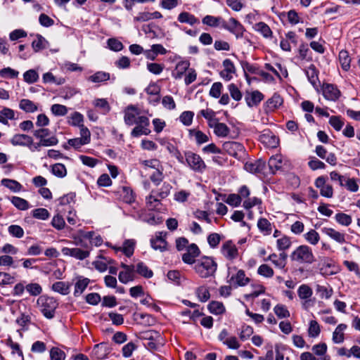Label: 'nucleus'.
<instances>
[{
    "label": "nucleus",
    "mask_w": 360,
    "mask_h": 360,
    "mask_svg": "<svg viewBox=\"0 0 360 360\" xmlns=\"http://www.w3.org/2000/svg\"><path fill=\"white\" fill-rule=\"evenodd\" d=\"M110 352V350L108 345L104 342H101L94 347L91 355L96 359H104L108 356Z\"/></svg>",
    "instance_id": "ddd939ff"
},
{
    "label": "nucleus",
    "mask_w": 360,
    "mask_h": 360,
    "mask_svg": "<svg viewBox=\"0 0 360 360\" xmlns=\"http://www.w3.org/2000/svg\"><path fill=\"white\" fill-rule=\"evenodd\" d=\"M166 233L158 232L155 238L150 239L151 247L155 250L164 252L167 250V243L165 238Z\"/></svg>",
    "instance_id": "f8f14e48"
},
{
    "label": "nucleus",
    "mask_w": 360,
    "mask_h": 360,
    "mask_svg": "<svg viewBox=\"0 0 360 360\" xmlns=\"http://www.w3.org/2000/svg\"><path fill=\"white\" fill-rule=\"evenodd\" d=\"M11 142L13 146H30L33 140L31 136L26 134H15L12 137Z\"/></svg>",
    "instance_id": "6ab92c4d"
},
{
    "label": "nucleus",
    "mask_w": 360,
    "mask_h": 360,
    "mask_svg": "<svg viewBox=\"0 0 360 360\" xmlns=\"http://www.w3.org/2000/svg\"><path fill=\"white\" fill-rule=\"evenodd\" d=\"M190 63L188 60H182L179 62L174 70L172 72V75L176 79H180L183 76L184 73H186V71H188L190 68Z\"/></svg>",
    "instance_id": "4be33fe9"
},
{
    "label": "nucleus",
    "mask_w": 360,
    "mask_h": 360,
    "mask_svg": "<svg viewBox=\"0 0 360 360\" xmlns=\"http://www.w3.org/2000/svg\"><path fill=\"white\" fill-rule=\"evenodd\" d=\"M316 292L319 294V297L321 299H329L331 297L333 290L332 288H328L323 285H316Z\"/></svg>",
    "instance_id": "ea45409f"
},
{
    "label": "nucleus",
    "mask_w": 360,
    "mask_h": 360,
    "mask_svg": "<svg viewBox=\"0 0 360 360\" xmlns=\"http://www.w3.org/2000/svg\"><path fill=\"white\" fill-rule=\"evenodd\" d=\"M309 81L316 90H319L320 82L318 78V71L314 65H311L306 70Z\"/></svg>",
    "instance_id": "a211bd4d"
},
{
    "label": "nucleus",
    "mask_w": 360,
    "mask_h": 360,
    "mask_svg": "<svg viewBox=\"0 0 360 360\" xmlns=\"http://www.w3.org/2000/svg\"><path fill=\"white\" fill-rule=\"evenodd\" d=\"M277 248L279 250H288L291 245V240L289 237L283 236L277 240Z\"/></svg>",
    "instance_id": "338daca9"
},
{
    "label": "nucleus",
    "mask_w": 360,
    "mask_h": 360,
    "mask_svg": "<svg viewBox=\"0 0 360 360\" xmlns=\"http://www.w3.org/2000/svg\"><path fill=\"white\" fill-rule=\"evenodd\" d=\"M58 139L53 136L48 139L44 138L43 139H41L39 143H37V145L34 146V148L37 149L38 147L40 146H55L58 143Z\"/></svg>",
    "instance_id": "4d7b16f0"
},
{
    "label": "nucleus",
    "mask_w": 360,
    "mask_h": 360,
    "mask_svg": "<svg viewBox=\"0 0 360 360\" xmlns=\"http://www.w3.org/2000/svg\"><path fill=\"white\" fill-rule=\"evenodd\" d=\"M217 269V264L210 257H203L198 260L194 269L202 278H206L214 274Z\"/></svg>",
    "instance_id": "f257e3e1"
},
{
    "label": "nucleus",
    "mask_w": 360,
    "mask_h": 360,
    "mask_svg": "<svg viewBox=\"0 0 360 360\" xmlns=\"http://www.w3.org/2000/svg\"><path fill=\"white\" fill-rule=\"evenodd\" d=\"M23 77L26 82L32 84L38 79L39 75L34 70H29L24 73Z\"/></svg>",
    "instance_id": "774afa93"
},
{
    "label": "nucleus",
    "mask_w": 360,
    "mask_h": 360,
    "mask_svg": "<svg viewBox=\"0 0 360 360\" xmlns=\"http://www.w3.org/2000/svg\"><path fill=\"white\" fill-rule=\"evenodd\" d=\"M291 260L298 264H311L315 262V256L309 246L302 245L298 246L290 255Z\"/></svg>",
    "instance_id": "f03ea898"
},
{
    "label": "nucleus",
    "mask_w": 360,
    "mask_h": 360,
    "mask_svg": "<svg viewBox=\"0 0 360 360\" xmlns=\"http://www.w3.org/2000/svg\"><path fill=\"white\" fill-rule=\"evenodd\" d=\"M20 108L28 112H32L37 110V106L33 102L27 99H22L20 103Z\"/></svg>",
    "instance_id": "052dcab7"
},
{
    "label": "nucleus",
    "mask_w": 360,
    "mask_h": 360,
    "mask_svg": "<svg viewBox=\"0 0 360 360\" xmlns=\"http://www.w3.org/2000/svg\"><path fill=\"white\" fill-rule=\"evenodd\" d=\"M109 79L110 74L105 72H97L89 77V81L95 83L105 82Z\"/></svg>",
    "instance_id": "37998d69"
},
{
    "label": "nucleus",
    "mask_w": 360,
    "mask_h": 360,
    "mask_svg": "<svg viewBox=\"0 0 360 360\" xmlns=\"http://www.w3.org/2000/svg\"><path fill=\"white\" fill-rule=\"evenodd\" d=\"M186 252L182 255V260L188 264L195 263V258L200 254V250L195 243L189 245L186 248Z\"/></svg>",
    "instance_id": "423d86ee"
},
{
    "label": "nucleus",
    "mask_w": 360,
    "mask_h": 360,
    "mask_svg": "<svg viewBox=\"0 0 360 360\" xmlns=\"http://www.w3.org/2000/svg\"><path fill=\"white\" fill-rule=\"evenodd\" d=\"M52 290L66 295L70 292V285L63 281H57L52 285Z\"/></svg>",
    "instance_id": "2f4dec72"
},
{
    "label": "nucleus",
    "mask_w": 360,
    "mask_h": 360,
    "mask_svg": "<svg viewBox=\"0 0 360 360\" xmlns=\"http://www.w3.org/2000/svg\"><path fill=\"white\" fill-rule=\"evenodd\" d=\"M90 280L87 278H79L75 285L74 295L77 297L83 293L87 288Z\"/></svg>",
    "instance_id": "a878e982"
},
{
    "label": "nucleus",
    "mask_w": 360,
    "mask_h": 360,
    "mask_svg": "<svg viewBox=\"0 0 360 360\" xmlns=\"http://www.w3.org/2000/svg\"><path fill=\"white\" fill-rule=\"evenodd\" d=\"M265 162L262 160H257L255 162H248L245 165V169L246 171L251 173H261L265 168Z\"/></svg>",
    "instance_id": "f3484780"
},
{
    "label": "nucleus",
    "mask_w": 360,
    "mask_h": 360,
    "mask_svg": "<svg viewBox=\"0 0 360 360\" xmlns=\"http://www.w3.org/2000/svg\"><path fill=\"white\" fill-rule=\"evenodd\" d=\"M51 110L56 116H64L68 113V108L66 106L60 104H53Z\"/></svg>",
    "instance_id": "680f3d73"
},
{
    "label": "nucleus",
    "mask_w": 360,
    "mask_h": 360,
    "mask_svg": "<svg viewBox=\"0 0 360 360\" xmlns=\"http://www.w3.org/2000/svg\"><path fill=\"white\" fill-rule=\"evenodd\" d=\"M315 186L320 189V194L326 198H330L333 195V189L332 186L326 184V178L319 176L315 181Z\"/></svg>",
    "instance_id": "9d476101"
},
{
    "label": "nucleus",
    "mask_w": 360,
    "mask_h": 360,
    "mask_svg": "<svg viewBox=\"0 0 360 360\" xmlns=\"http://www.w3.org/2000/svg\"><path fill=\"white\" fill-rule=\"evenodd\" d=\"M178 20L182 23H188L193 25L198 22V19L192 14L188 12H182L178 16Z\"/></svg>",
    "instance_id": "e433bc0d"
},
{
    "label": "nucleus",
    "mask_w": 360,
    "mask_h": 360,
    "mask_svg": "<svg viewBox=\"0 0 360 360\" xmlns=\"http://www.w3.org/2000/svg\"><path fill=\"white\" fill-rule=\"evenodd\" d=\"M26 290L32 296H37L42 292V288L39 283H32L25 286Z\"/></svg>",
    "instance_id": "3c124183"
},
{
    "label": "nucleus",
    "mask_w": 360,
    "mask_h": 360,
    "mask_svg": "<svg viewBox=\"0 0 360 360\" xmlns=\"http://www.w3.org/2000/svg\"><path fill=\"white\" fill-rule=\"evenodd\" d=\"M48 41L39 34L37 35V39L32 43V46L35 52H38L46 48Z\"/></svg>",
    "instance_id": "72a5a7b5"
},
{
    "label": "nucleus",
    "mask_w": 360,
    "mask_h": 360,
    "mask_svg": "<svg viewBox=\"0 0 360 360\" xmlns=\"http://www.w3.org/2000/svg\"><path fill=\"white\" fill-rule=\"evenodd\" d=\"M202 23L210 27H222L224 19L221 17H214L212 15H206L202 18Z\"/></svg>",
    "instance_id": "bb28decb"
},
{
    "label": "nucleus",
    "mask_w": 360,
    "mask_h": 360,
    "mask_svg": "<svg viewBox=\"0 0 360 360\" xmlns=\"http://www.w3.org/2000/svg\"><path fill=\"white\" fill-rule=\"evenodd\" d=\"M339 60L342 68L344 70L347 71L350 68L351 62L348 52L347 51L342 50L339 53Z\"/></svg>",
    "instance_id": "4c0bfd02"
},
{
    "label": "nucleus",
    "mask_w": 360,
    "mask_h": 360,
    "mask_svg": "<svg viewBox=\"0 0 360 360\" xmlns=\"http://www.w3.org/2000/svg\"><path fill=\"white\" fill-rule=\"evenodd\" d=\"M221 252V254L229 260L236 259L238 255V248L231 240H228L223 243Z\"/></svg>",
    "instance_id": "9b49d317"
},
{
    "label": "nucleus",
    "mask_w": 360,
    "mask_h": 360,
    "mask_svg": "<svg viewBox=\"0 0 360 360\" xmlns=\"http://www.w3.org/2000/svg\"><path fill=\"white\" fill-rule=\"evenodd\" d=\"M224 70L221 71V77L229 81L233 78V75L236 73V68L233 63L230 59H225L223 61Z\"/></svg>",
    "instance_id": "4468645a"
},
{
    "label": "nucleus",
    "mask_w": 360,
    "mask_h": 360,
    "mask_svg": "<svg viewBox=\"0 0 360 360\" xmlns=\"http://www.w3.org/2000/svg\"><path fill=\"white\" fill-rule=\"evenodd\" d=\"M185 157L187 164L193 171L199 173L204 172L206 165L199 155L188 151L185 153Z\"/></svg>",
    "instance_id": "20e7f679"
},
{
    "label": "nucleus",
    "mask_w": 360,
    "mask_h": 360,
    "mask_svg": "<svg viewBox=\"0 0 360 360\" xmlns=\"http://www.w3.org/2000/svg\"><path fill=\"white\" fill-rule=\"evenodd\" d=\"M321 332L319 324L316 321L312 320L309 322V327L308 328V334L311 338L317 337Z\"/></svg>",
    "instance_id": "8fccbe9b"
},
{
    "label": "nucleus",
    "mask_w": 360,
    "mask_h": 360,
    "mask_svg": "<svg viewBox=\"0 0 360 360\" xmlns=\"http://www.w3.org/2000/svg\"><path fill=\"white\" fill-rule=\"evenodd\" d=\"M322 232L338 243L342 244L345 243V233L339 232L333 228L324 227L322 229Z\"/></svg>",
    "instance_id": "2eb2a0df"
},
{
    "label": "nucleus",
    "mask_w": 360,
    "mask_h": 360,
    "mask_svg": "<svg viewBox=\"0 0 360 360\" xmlns=\"http://www.w3.org/2000/svg\"><path fill=\"white\" fill-rule=\"evenodd\" d=\"M15 112L13 110L4 108L0 110V122L7 124L8 120H13Z\"/></svg>",
    "instance_id": "c9c22d12"
},
{
    "label": "nucleus",
    "mask_w": 360,
    "mask_h": 360,
    "mask_svg": "<svg viewBox=\"0 0 360 360\" xmlns=\"http://www.w3.org/2000/svg\"><path fill=\"white\" fill-rule=\"evenodd\" d=\"M124 113L125 124L131 126L136 124L138 119L137 116L140 114V112L136 105H129L125 108Z\"/></svg>",
    "instance_id": "1a4fd4ad"
},
{
    "label": "nucleus",
    "mask_w": 360,
    "mask_h": 360,
    "mask_svg": "<svg viewBox=\"0 0 360 360\" xmlns=\"http://www.w3.org/2000/svg\"><path fill=\"white\" fill-rule=\"evenodd\" d=\"M259 140L269 148H276L279 143L278 138L269 131L261 135Z\"/></svg>",
    "instance_id": "aec40b11"
},
{
    "label": "nucleus",
    "mask_w": 360,
    "mask_h": 360,
    "mask_svg": "<svg viewBox=\"0 0 360 360\" xmlns=\"http://www.w3.org/2000/svg\"><path fill=\"white\" fill-rule=\"evenodd\" d=\"M276 66L279 69L280 72L276 68L272 66L271 64L266 63L264 65V68L267 70L270 71L271 72L270 74H272L273 76L275 75L276 77H277L279 79H281V76H284V77L287 76L288 73H287V70L285 69H283L281 65L278 63L276 64Z\"/></svg>",
    "instance_id": "c85d7f7f"
},
{
    "label": "nucleus",
    "mask_w": 360,
    "mask_h": 360,
    "mask_svg": "<svg viewBox=\"0 0 360 360\" xmlns=\"http://www.w3.org/2000/svg\"><path fill=\"white\" fill-rule=\"evenodd\" d=\"M12 204L20 210H27L29 208L28 202L20 197L13 196L11 198Z\"/></svg>",
    "instance_id": "58836bf2"
},
{
    "label": "nucleus",
    "mask_w": 360,
    "mask_h": 360,
    "mask_svg": "<svg viewBox=\"0 0 360 360\" xmlns=\"http://www.w3.org/2000/svg\"><path fill=\"white\" fill-rule=\"evenodd\" d=\"M257 227L261 231L265 232L266 235L271 233V224L265 218H261L259 219L257 222Z\"/></svg>",
    "instance_id": "de8ad7c7"
},
{
    "label": "nucleus",
    "mask_w": 360,
    "mask_h": 360,
    "mask_svg": "<svg viewBox=\"0 0 360 360\" xmlns=\"http://www.w3.org/2000/svg\"><path fill=\"white\" fill-rule=\"evenodd\" d=\"M264 98L260 91H245V100L248 106L257 105Z\"/></svg>",
    "instance_id": "dca6fc26"
},
{
    "label": "nucleus",
    "mask_w": 360,
    "mask_h": 360,
    "mask_svg": "<svg viewBox=\"0 0 360 360\" xmlns=\"http://www.w3.org/2000/svg\"><path fill=\"white\" fill-rule=\"evenodd\" d=\"M208 309L212 314H221L225 310L223 304L217 301L211 302L208 305Z\"/></svg>",
    "instance_id": "49530a36"
},
{
    "label": "nucleus",
    "mask_w": 360,
    "mask_h": 360,
    "mask_svg": "<svg viewBox=\"0 0 360 360\" xmlns=\"http://www.w3.org/2000/svg\"><path fill=\"white\" fill-rule=\"evenodd\" d=\"M143 338L148 340L147 347L150 349H156L158 344L154 340L155 338H160L159 333L156 331H148L144 333Z\"/></svg>",
    "instance_id": "cd10ccee"
},
{
    "label": "nucleus",
    "mask_w": 360,
    "mask_h": 360,
    "mask_svg": "<svg viewBox=\"0 0 360 360\" xmlns=\"http://www.w3.org/2000/svg\"><path fill=\"white\" fill-rule=\"evenodd\" d=\"M8 233L13 237L21 238L24 236L22 228L18 225H11L8 228Z\"/></svg>",
    "instance_id": "bf43d9fd"
},
{
    "label": "nucleus",
    "mask_w": 360,
    "mask_h": 360,
    "mask_svg": "<svg viewBox=\"0 0 360 360\" xmlns=\"http://www.w3.org/2000/svg\"><path fill=\"white\" fill-rule=\"evenodd\" d=\"M136 271L141 276L149 278L153 275V271L143 262H139L136 265Z\"/></svg>",
    "instance_id": "c03bdc74"
},
{
    "label": "nucleus",
    "mask_w": 360,
    "mask_h": 360,
    "mask_svg": "<svg viewBox=\"0 0 360 360\" xmlns=\"http://www.w3.org/2000/svg\"><path fill=\"white\" fill-rule=\"evenodd\" d=\"M335 218L337 222L343 226H347L352 223L351 216L345 213H338Z\"/></svg>",
    "instance_id": "e2e57ef3"
},
{
    "label": "nucleus",
    "mask_w": 360,
    "mask_h": 360,
    "mask_svg": "<svg viewBox=\"0 0 360 360\" xmlns=\"http://www.w3.org/2000/svg\"><path fill=\"white\" fill-rule=\"evenodd\" d=\"M347 326L345 323L339 324L333 333V341L335 344H340L344 342V331L347 329Z\"/></svg>",
    "instance_id": "412c9836"
},
{
    "label": "nucleus",
    "mask_w": 360,
    "mask_h": 360,
    "mask_svg": "<svg viewBox=\"0 0 360 360\" xmlns=\"http://www.w3.org/2000/svg\"><path fill=\"white\" fill-rule=\"evenodd\" d=\"M257 273L266 278H271L274 276L273 269L267 264L260 265L257 269Z\"/></svg>",
    "instance_id": "5fc2aeb1"
},
{
    "label": "nucleus",
    "mask_w": 360,
    "mask_h": 360,
    "mask_svg": "<svg viewBox=\"0 0 360 360\" xmlns=\"http://www.w3.org/2000/svg\"><path fill=\"white\" fill-rule=\"evenodd\" d=\"M37 304L46 319H51L54 317L58 304L53 297L41 296L38 298Z\"/></svg>",
    "instance_id": "7ed1b4c3"
},
{
    "label": "nucleus",
    "mask_w": 360,
    "mask_h": 360,
    "mask_svg": "<svg viewBox=\"0 0 360 360\" xmlns=\"http://www.w3.org/2000/svg\"><path fill=\"white\" fill-rule=\"evenodd\" d=\"M274 313L280 318H288L290 316V312L287 308L282 304H277L274 309Z\"/></svg>",
    "instance_id": "0e129e2a"
},
{
    "label": "nucleus",
    "mask_w": 360,
    "mask_h": 360,
    "mask_svg": "<svg viewBox=\"0 0 360 360\" xmlns=\"http://www.w3.org/2000/svg\"><path fill=\"white\" fill-rule=\"evenodd\" d=\"M135 242L133 240H127L123 244V247L115 248L116 251H122L128 257H130L134 250Z\"/></svg>",
    "instance_id": "b1692460"
},
{
    "label": "nucleus",
    "mask_w": 360,
    "mask_h": 360,
    "mask_svg": "<svg viewBox=\"0 0 360 360\" xmlns=\"http://www.w3.org/2000/svg\"><path fill=\"white\" fill-rule=\"evenodd\" d=\"M282 158L279 155L270 158L268 165L271 173L274 174L276 171L281 168Z\"/></svg>",
    "instance_id": "7c9ffc66"
},
{
    "label": "nucleus",
    "mask_w": 360,
    "mask_h": 360,
    "mask_svg": "<svg viewBox=\"0 0 360 360\" xmlns=\"http://www.w3.org/2000/svg\"><path fill=\"white\" fill-rule=\"evenodd\" d=\"M230 281H235L234 286H245L250 282V278L246 277L243 270L238 271L235 276H232Z\"/></svg>",
    "instance_id": "5701e85b"
},
{
    "label": "nucleus",
    "mask_w": 360,
    "mask_h": 360,
    "mask_svg": "<svg viewBox=\"0 0 360 360\" xmlns=\"http://www.w3.org/2000/svg\"><path fill=\"white\" fill-rule=\"evenodd\" d=\"M303 236L305 240L312 245H316L320 240L319 233L314 229L309 230Z\"/></svg>",
    "instance_id": "473e14b6"
},
{
    "label": "nucleus",
    "mask_w": 360,
    "mask_h": 360,
    "mask_svg": "<svg viewBox=\"0 0 360 360\" xmlns=\"http://www.w3.org/2000/svg\"><path fill=\"white\" fill-rule=\"evenodd\" d=\"M222 27L233 34L236 38L243 37L245 30L243 25L234 18H229L228 21L224 20Z\"/></svg>",
    "instance_id": "39448f33"
},
{
    "label": "nucleus",
    "mask_w": 360,
    "mask_h": 360,
    "mask_svg": "<svg viewBox=\"0 0 360 360\" xmlns=\"http://www.w3.org/2000/svg\"><path fill=\"white\" fill-rule=\"evenodd\" d=\"M70 120L69 121V123L72 126H77L79 127L84 125V117L81 113L78 112H75L72 113L70 117Z\"/></svg>",
    "instance_id": "603ef678"
},
{
    "label": "nucleus",
    "mask_w": 360,
    "mask_h": 360,
    "mask_svg": "<svg viewBox=\"0 0 360 360\" xmlns=\"http://www.w3.org/2000/svg\"><path fill=\"white\" fill-rule=\"evenodd\" d=\"M1 184L14 193L20 191L22 188V186L18 181L10 179H3Z\"/></svg>",
    "instance_id": "393cba45"
},
{
    "label": "nucleus",
    "mask_w": 360,
    "mask_h": 360,
    "mask_svg": "<svg viewBox=\"0 0 360 360\" xmlns=\"http://www.w3.org/2000/svg\"><path fill=\"white\" fill-rule=\"evenodd\" d=\"M312 294V289L306 284H302L298 288L297 295L301 300L309 299Z\"/></svg>",
    "instance_id": "f704fd0d"
},
{
    "label": "nucleus",
    "mask_w": 360,
    "mask_h": 360,
    "mask_svg": "<svg viewBox=\"0 0 360 360\" xmlns=\"http://www.w3.org/2000/svg\"><path fill=\"white\" fill-rule=\"evenodd\" d=\"M223 149L230 155L235 158L240 157L244 151L243 146L235 141H226L223 144Z\"/></svg>",
    "instance_id": "6e6552de"
},
{
    "label": "nucleus",
    "mask_w": 360,
    "mask_h": 360,
    "mask_svg": "<svg viewBox=\"0 0 360 360\" xmlns=\"http://www.w3.org/2000/svg\"><path fill=\"white\" fill-rule=\"evenodd\" d=\"M254 29L261 33L264 37L269 38L272 35V31L269 26L263 22L256 23L254 26Z\"/></svg>",
    "instance_id": "c756f323"
},
{
    "label": "nucleus",
    "mask_w": 360,
    "mask_h": 360,
    "mask_svg": "<svg viewBox=\"0 0 360 360\" xmlns=\"http://www.w3.org/2000/svg\"><path fill=\"white\" fill-rule=\"evenodd\" d=\"M229 129L224 123L219 122L215 127L214 134L219 137H225L229 134Z\"/></svg>",
    "instance_id": "13d9d810"
},
{
    "label": "nucleus",
    "mask_w": 360,
    "mask_h": 360,
    "mask_svg": "<svg viewBox=\"0 0 360 360\" xmlns=\"http://www.w3.org/2000/svg\"><path fill=\"white\" fill-rule=\"evenodd\" d=\"M283 98L278 94H274V96L268 100L267 105L268 108L271 110H274L283 103Z\"/></svg>",
    "instance_id": "a18cd8bd"
},
{
    "label": "nucleus",
    "mask_w": 360,
    "mask_h": 360,
    "mask_svg": "<svg viewBox=\"0 0 360 360\" xmlns=\"http://www.w3.org/2000/svg\"><path fill=\"white\" fill-rule=\"evenodd\" d=\"M62 253L65 256H70L79 260H83L89 257V250H82L78 248H63L61 250Z\"/></svg>",
    "instance_id": "0eeeda50"
},
{
    "label": "nucleus",
    "mask_w": 360,
    "mask_h": 360,
    "mask_svg": "<svg viewBox=\"0 0 360 360\" xmlns=\"http://www.w3.org/2000/svg\"><path fill=\"white\" fill-rule=\"evenodd\" d=\"M93 105L101 109L104 114L108 113L110 110V106L105 98H96L93 101Z\"/></svg>",
    "instance_id": "a19ab883"
},
{
    "label": "nucleus",
    "mask_w": 360,
    "mask_h": 360,
    "mask_svg": "<svg viewBox=\"0 0 360 360\" xmlns=\"http://www.w3.org/2000/svg\"><path fill=\"white\" fill-rule=\"evenodd\" d=\"M196 295L200 301L205 302L210 297V294L208 289L205 286H200L196 290Z\"/></svg>",
    "instance_id": "864d4df0"
},
{
    "label": "nucleus",
    "mask_w": 360,
    "mask_h": 360,
    "mask_svg": "<svg viewBox=\"0 0 360 360\" xmlns=\"http://www.w3.org/2000/svg\"><path fill=\"white\" fill-rule=\"evenodd\" d=\"M32 216L36 219L46 220L49 217V212L45 208H37L32 210Z\"/></svg>",
    "instance_id": "69168bd1"
},
{
    "label": "nucleus",
    "mask_w": 360,
    "mask_h": 360,
    "mask_svg": "<svg viewBox=\"0 0 360 360\" xmlns=\"http://www.w3.org/2000/svg\"><path fill=\"white\" fill-rule=\"evenodd\" d=\"M152 193L146 198V203L148 207L151 209H155L160 204V200L156 198V192L152 191Z\"/></svg>",
    "instance_id": "6e6d98bb"
},
{
    "label": "nucleus",
    "mask_w": 360,
    "mask_h": 360,
    "mask_svg": "<svg viewBox=\"0 0 360 360\" xmlns=\"http://www.w3.org/2000/svg\"><path fill=\"white\" fill-rule=\"evenodd\" d=\"M50 360H65V353L58 347H53L49 351Z\"/></svg>",
    "instance_id": "79ce46f5"
},
{
    "label": "nucleus",
    "mask_w": 360,
    "mask_h": 360,
    "mask_svg": "<svg viewBox=\"0 0 360 360\" xmlns=\"http://www.w3.org/2000/svg\"><path fill=\"white\" fill-rule=\"evenodd\" d=\"M52 173L60 178H63L66 176L67 170L64 165L61 163H56L52 166Z\"/></svg>",
    "instance_id": "09e8293b"
}]
</instances>
